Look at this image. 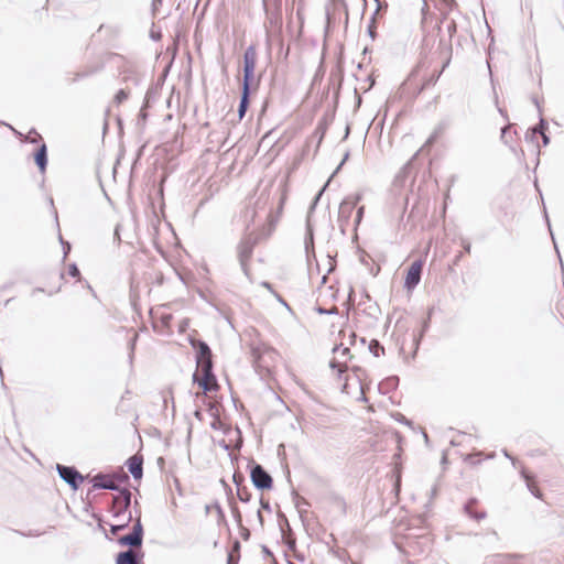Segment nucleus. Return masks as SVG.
<instances>
[{"mask_svg":"<svg viewBox=\"0 0 564 564\" xmlns=\"http://www.w3.org/2000/svg\"><path fill=\"white\" fill-rule=\"evenodd\" d=\"M94 488L113 489L115 481L107 476H96L94 479Z\"/></svg>","mask_w":564,"mask_h":564,"instance_id":"nucleus-23","label":"nucleus"},{"mask_svg":"<svg viewBox=\"0 0 564 564\" xmlns=\"http://www.w3.org/2000/svg\"><path fill=\"white\" fill-rule=\"evenodd\" d=\"M325 187H327V184H324V187H323V188L318 192V194L315 196V199H314V202L312 203V205H311V207H310V210H308V212H312V213L314 212L315 205H316L317 200L319 199V197L322 196V194H323V192H324Z\"/></svg>","mask_w":564,"mask_h":564,"instance_id":"nucleus-34","label":"nucleus"},{"mask_svg":"<svg viewBox=\"0 0 564 564\" xmlns=\"http://www.w3.org/2000/svg\"><path fill=\"white\" fill-rule=\"evenodd\" d=\"M147 108L148 107H144V105H142V107L140 109V113H139V123L140 122L144 123L147 121V118H148Z\"/></svg>","mask_w":564,"mask_h":564,"instance_id":"nucleus-33","label":"nucleus"},{"mask_svg":"<svg viewBox=\"0 0 564 564\" xmlns=\"http://www.w3.org/2000/svg\"><path fill=\"white\" fill-rule=\"evenodd\" d=\"M102 64L100 65H95V66H88L86 69H84L83 72H78L75 74V77L73 79V82H76L78 79H82V78H86L88 76H91L96 73H98L99 70L102 69Z\"/></svg>","mask_w":564,"mask_h":564,"instance_id":"nucleus-25","label":"nucleus"},{"mask_svg":"<svg viewBox=\"0 0 564 564\" xmlns=\"http://www.w3.org/2000/svg\"><path fill=\"white\" fill-rule=\"evenodd\" d=\"M541 137H542V143H543V145H544V147L549 145V143H550V137H549L546 133H542V134H541Z\"/></svg>","mask_w":564,"mask_h":564,"instance_id":"nucleus-40","label":"nucleus"},{"mask_svg":"<svg viewBox=\"0 0 564 564\" xmlns=\"http://www.w3.org/2000/svg\"><path fill=\"white\" fill-rule=\"evenodd\" d=\"M314 227H315V219L314 215H312V212L307 213L306 221H305V236H304V247H314Z\"/></svg>","mask_w":564,"mask_h":564,"instance_id":"nucleus-17","label":"nucleus"},{"mask_svg":"<svg viewBox=\"0 0 564 564\" xmlns=\"http://www.w3.org/2000/svg\"><path fill=\"white\" fill-rule=\"evenodd\" d=\"M34 161L41 173H44L47 166V147L44 142L34 153Z\"/></svg>","mask_w":564,"mask_h":564,"instance_id":"nucleus-18","label":"nucleus"},{"mask_svg":"<svg viewBox=\"0 0 564 564\" xmlns=\"http://www.w3.org/2000/svg\"><path fill=\"white\" fill-rule=\"evenodd\" d=\"M425 257L413 259L409 267L405 269L404 288L411 292L420 283L421 274L425 264Z\"/></svg>","mask_w":564,"mask_h":564,"instance_id":"nucleus-6","label":"nucleus"},{"mask_svg":"<svg viewBox=\"0 0 564 564\" xmlns=\"http://www.w3.org/2000/svg\"><path fill=\"white\" fill-rule=\"evenodd\" d=\"M510 129V126H506L501 129V140L507 144L508 143V130Z\"/></svg>","mask_w":564,"mask_h":564,"instance_id":"nucleus-36","label":"nucleus"},{"mask_svg":"<svg viewBox=\"0 0 564 564\" xmlns=\"http://www.w3.org/2000/svg\"><path fill=\"white\" fill-rule=\"evenodd\" d=\"M197 368L193 376L194 382L204 394L215 393L219 390L216 376L213 373L212 350L208 345L199 341L197 349Z\"/></svg>","mask_w":564,"mask_h":564,"instance_id":"nucleus-2","label":"nucleus"},{"mask_svg":"<svg viewBox=\"0 0 564 564\" xmlns=\"http://www.w3.org/2000/svg\"><path fill=\"white\" fill-rule=\"evenodd\" d=\"M130 498L131 494L128 490H122L113 497L110 510L113 518H121V516H128V513H130Z\"/></svg>","mask_w":564,"mask_h":564,"instance_id":"nucleus-11","label":"nucleus"},{"mask_svg":"<svg viewBox=\"0 0 564 564\" xmlns=\"http://www.w3.org/2000/svg\"><path fill=\"white\" fill-rule=\"evenodd\" d=\"M279 209L276 212L270 210H248L247 217L251 216V223L246 227V242L243 247H253L264 242L275 229L279 220V214L283 205V199L280 198Z\"/></svg>","mask_w":564,"mask_h":564,"instance_id":"nucleus-1","label":"nucleus"},{"mask_svg":"<svg viewBox=\"0 0 564 564\" xmlns=\"http://www.w3.org/2000/svg\"><path fill=\"white\" fill-rule=\"evenodd\" d=\"M364 213H365V207L364 206H360L358 209H357V215H356V218H355V224L358 225L361 219H362V216H364Z\"/></svg>","mask_w":564,"mask_h":564,"instance_id":"nucleus-35","label":"nucleus"},{"mask_svg":"<svg viewBox=\"0 0 564 564\" xmlns=\"http://www.w3.org/2000/svg\"><path fill=\"white\" fill-rule=\"evenodd\" d=\"M142 457L138 455H134L128 459V470L137 479L142 477Z\"/></svg>","mask_w":564,"mask_h":564,"instance_id":"nucleus-19","label":"nucleus"},{"mask_svg":"<svg viewBox=\"0 0 564 564\" xmlns=\"http://www.w3.org/2000/svg\"><path fill=\"white\" fill-rule=\"evenodd\" d=\"M57 470L61 478L69 484L73 489H77L84 481V477L74 467L57 465Z\"/></svg>","mask_w":564,"mask_h":564,"instance_id":"nucleus-13","label":"nucleus"},{"mask_svg":"<svg viewBox=\"0 0 564 564\" xmlns=\"http://www.w3.org/2000/svg\"><path fill=\"white\" fill-rule=\"evenodd\" d=\"M346 388H347V383L345 382V383L343 384V390H344V391H346Z\"/></svg>","mask_w":564,"mask_h":564,"instance_id":"nucleus-44","label":"nucleus"},{"mask_svg":"<svg viewBox=\"0 0 564 564\" xmlns=\"http://www.w3.org/2000/svg\"><path fill=\"white\" fill-rule=\"evenodd\" d=\"M153 2H154V3H155V2H161V0H154Z\"/></svg>","mask_w":564,"mask_h":564,"instance_id":"nucleus-46","label":"nucleus"},{"mask_svg":"<svg viewBox=\"0 0 564 564\" xmlns=\"http://www.w3.org/2000/svg\"><path fill=\"white\" fill-rule=\"evenodd\" d=\"M67 273L73 278H79V270L75 264H69L67 267Z\"/></svg>","mask_w":564,"mask_h":564,"instance_id":"nucleus-32","label":"nucleus"},{"mask_svg":"<svg viewBox=\"0 0 564 564\" xmlns=\"http://www.w3.org/2000/svg\"><path fill=\"white\" fill-rule=\"evenodd\" d=\"M335 257H336V253L333 256L330 252H328L327 249H319L318 253L313 251V258L316 262L318 272L323 273L324 275H326L335 270V267H336Z\"/></svg>","mask_w":564,"mask_h":564,"instance_id":"nucleus-10","label":"nucleus"},{"mask_svg":"<svg viewBox=\"0 0 564 564\" xmlns=\"http://www.w3.org/2000/svg\"><path fill=\"white\" fill-rule=\"evenodd\" d=\"M446 127H447L446 122L438 123V126L434 129L433 133L426 140L424 147L432 145L436 141V139L443 133V131L446 129Z\"/></svg>","mask_w":564,"mask_h":564,"instance_id":"nucleus-26","label":"nucleus"},{"mask_svg":"<svg viewBox=\"0 0 564 564\" xmlns=\"http://www.w3.org/2000/svg\"><path fill=\"white\" fill-rule=\"evenodd\" d=\"M117 564H138V562L134 553L132 551H127L119 554Z\"/></svg>","mask_w":564,"mask_h":564,"instance_id":"nucleus-27","label":"nucleus"},{"mask_svg":"<svg viewBox=\"0 0 564 564\" xmlns=\"http://www.w3.org/2000/svg\"><path fill=\"white\" fill-rule=\"evenodd\" d=\"M257 64V50L250 45L243 53V78L241 85H252L254 79V68Z\"/></svg>","mask_w":564,"mask_h":564,"instance_id":"nucleus-8","label":"nucleus"},{"mask_svg":"<svg viewBox=\"0 0 564 564\" xmlns=\"http://www.w3.org/2000/svg\"><path fill=\"white\" fill-rule=\"evenodd\" d=\"M238 496L240 498V500L242 501H248L249 500V495L246 490H238Z\"/></svg>","mask_w":564,"mask_h":564,"instance_id":"nucleus-39","label":"nucleus"},{"mask_svg":"<svg viewBox=\"0 0 564 564\" xmlns=\"http://www.w3.org/2000/svg\"><path fill=\"white\" fill-rule=\"evenodd\" d=\"M121 545L140 546L142 543V528L140 522L133 527V531L130 534L119 538Z\"/></svg>","mask_w":564,"mask_h":564,"instance_id":"nucleus-15","label":"nucleus"},{"mask_svg":"<svg viewBox=\"0 0 564 564\" xmlns=\"http://www.w3.org/2000/svg\"><path fill=\"white\" fill-rule=\"evenodd\" d=\"M226 524V518L219 505H208L204 512L197 516L196 527L199 534L207 538L213 546L217 545L220 529Z\"/></svg>","mask_w":564,"mask_h":564,"instance_id":"nucleus-3","label":"nucleus"},{"mask_svg":"<svg viewBox=\"0 0 564 564\" xmlns=\"http://www.w3.org/2000/svg\"><path fill=\"white\" fill-rule=\"evenodd\" d=\"M251 85H241V96L238 106V117L241 120L250 105Z\"/></svg>","mask_w":564,"mask_h":564,"instance_id":"nucleus-16","label":"nucleus"},{"mask_svg":"<svg viewBox=\"0 0 564 564\" xmlns=\"http://www.w3.org/2000/svg\"><path fill=\"white\" fill-rule=\"evenodd\" d=\"M339 335L343 336V337H345L347 335L349 337V339H350V344L354 343L355 337H356L355 333L350 328H343L339 332Z\"/></svg>","mask_w":564,"mask_h":564,"instance_id":"nucleus-31","label":"nucleus"},{"mask_svg":"<svg viewBox=\"0 0 564 564\" xmlns=\"http://www.w3.org/2000/svg\"><path fill=\"white\" fill-rule=\"evenodd\" d=\"M26 140L32 143H39L40 141H42V137L40 133H37V131L34 128H32L29 132Z\"/></svg>","mask_w":564,"mask_h":564,"instance_id":"nucleus-29","label":"nucleus"},{"mask_svg":"<svg viewBox=\"0 0 564 564\" xmlns=\"http://www.w3.org/2000/svg\"><path fill=\"white\" fill-rule=\"evenodd\" d=\"M58 239H59L62 247H72L70 243L65 241L61 235H59Z\"/></svg>","mask_w":564,"mask_h":564,"instance_id":"nucleus-41","label":"nucleus"},{"mask_svg":"<svg viewBox=\"0 0 564 564\" xmlns=\"http://www.w3.org/2000/svg\"><path fill=\"white\" fill-rule=\"evenodd\" d=\"M250 477L257 488L261 490H268L272 488V477L262 468V466L256 465L251 470Z\"/></svg>","mask_w":564,"mask_h":564,"instance_id":"nucleus-12","label":"nucleus"},{"mask_svg":"<svg viewBox=\"0 0 564 564\" xmlns=\"http://www.w3.org/2000/svg\"><path fill=\"white\" fill-rule=\"evenodd\" d=\"M348 153L345 154L343 161L340 162V164L338 165L337 170H339L341 167V165L345 163V161L348 159Z\"/></svg>","mask_w":564,"mask_h":564,"instance_id":"nucleus-42","label":"nucleus"},{"mask_svg":"<svg viewBox=\"0 0 564 564\" xmlns=\"http://www.w3.org/2000/svg\"><path fill=\"white\" fill-rule=\"evenodd\" d=\"M152 321L154 329L160 334H170L172 332L173 316L164 308L152 311Z\"/></svg>","mask_w":564,"mask_h":564,"instance_id":"nucleus-9","label":"nucleus"},{"mask_svg":"<svg viewBox=\"0 0 564 564\" xmlns=\"http://www.w3.org/2000/svg\"><path fill=\"white\" fill-rule=\"evenodd\" d=\"M115 236L119 237V227L117 226L115 229ZM120 240V238H118Z\"/></svg>","mask_w":564,"mask_h":564,"instance_id":"nucleus-43","label":"nucleus"},{"mask_svg":"<svg viewBox=\"0 0 564 564\" xmlns=\"http://www.w3.org/2000/svg\"><path fill=\"white\" fill-rule=\"evenodd\" d=\"M351 359L352 355L350 354V349L344 341H340L334 347L329 366L330 369L336 372L339 381L341 380V376L347 372Z\"/></svg>","mask_w":564,"mask_h":564,"instance_id":"nucleus-5","label":"nucleus"},{"mask_svg":"<svg viewBox=\"0 0 564 564\" xmlns=\"http://www.w3.org/2000/svg\"><path fill=\"white\" fill-rule=\"evenodd\" d=\"M109 61L117 65L119 82L123 87H130V85L138 86L140 84L141 75L132 62L119 54H111Z\"/></svg>","mask_w":564,"mask_h":564,"instance_id":"nucleus-4","label":"nucleus"},{"mask_svg":"<svg viewBox=\"0 0 564 564\" xmlns=\"http://www.w3.org/2000/svg\"><path fill=\"white\" fill-rule=\"evenodd\" d=\"M115 521L110 523L111 532L116 534L118 531L124 529L130 520H131V513H128V516H121V518H113Z\"/></svg>","mask_w":564,"mask_h":564,"instance_id":"nucleus-22","label":"nucleus"},{"mask_svg":"<svg viewBox=\"0 0 564 564\" xmlns=\"http://www.w3.org/2000/svg\"><path fill=\"white\" fill-rule=\"evenodd\" d=\"M429 10H430V6H429V0H423V6H422V15L425 18L429 13Z\"/></svg>","mask_w":564,"mask_h":564,"instance_id":"nucleus-37","label":"nucleus"},{"mask_svg":"<svg viewBox=\"0 0 564 564\" xmlns=\"http://www.w3.org/2000/svg\"><path fill=\"white\" fill-rule=\"evenodd\" d=\"M361 200V194L357 193L355 195L347 196L339 205V217L340 218H349L355 206Z\"/></svg>","mask_w":564,"mask_h":564,"instance_id":"nucleus-14","label":"nucleus"},{"mask_svg":"<svg viewBox=\"0 0 564 564\" xmlns=\"http://www.w3.org/2000/svg\"><path fill=\"white\" fill-rule=\"evenodd\" d=\"M373 1L377 3V9L373 12V14L370 19V22L368 24V34L372 40H375V37H376V17H377L379 10H381L383 8L384 9L388 8V3L386 1H381V0H373Z\"/></svg>","mask_w":564,"mask_h":564,"instance_id":"nucleus-21","label":"nucleus"},{"mask_svg":"<svg viewBox=\"0 0 564 564\" xmlns=\"http://www.w3.org/2000/svg\"><path fill=\"white\" fill-rule=\"evenodd\" d=\"M257 366L268 373H271L280 362L281 356L280 354L270 347H263L258 349L257 351Z\"/></svg>","mask_w":564,"mask_h":564,"instance_id":"nucleus-7","label":"nucleus"},{"mask_svg":"<svg viewBox=\"0 0 564 564\" xmlns=\"http://www.w3.org/2000/svg\"><path fill=\"white\" fill-rule=\"evenodd\" d=\"M131 95V87H121L117 93L116 95L113 96V105L116 106H119L121 105L123 101H126L129 96Z\"/></svg>","mask_w":564,"mask_h":564,"instance_id":"nucleus-24","label":"nucleus"},{"mask_svg":"<svg viewBox=\"0 0 564 564\" xmlns=\"http://www.w3.org/2000/svg\"><path fill=\"white\" fill-rule=\"evenodd\" d=\"M528 487L530 489V491L538 498H542V492L540 491L538 485L535 484V481L529 479L528 480Z\"/></svg>","mask_w":564,"mask_h":564,"instance_id":"nucleus-30","label":"nucleus"},{"mask_svg":"<svg viewBox=\"0 0 564 564\" xmlns=\"http://www.w3.org/2000/svg\"><path fill=\"white\" fill-rule=\"evenodd\" d=\"M155 94H156V91L154 88H152V87L149 88L145 93L144 100H143L142 105H144V107H150L151 101H153L155 99Z\"/></svg>","mask_w":564,"mask_h":564,"instance_id":"nucleus-28","label":"nucleus"},{"mask_svg":"<svg viewBox=\"0 0 564 564\" xmlns=\"http://www.w3.org/2000/svg\"><path fill=\"white\" fill-rule=\"evenodd\" d=\"M547 130V121L544 118H540V121L533 128H530L525 133V139L533 141L536 134L546 133Z\"/></svg>","mask_w":564,"mask_h":564,"instance_id":"nucleus-20","label":"nucleus"},{"mask_svg":"<svg viewBox=\"0 0 564 564\" xmlns=\"http://www.w3.org/2000/svg\"><path fill=\"white\" fill-rule=\"evenodd\" d=\"M174 247H182V246H181L180 241H177V242L174 245Z\"/></svg>","mask_w":564,"mask_h":564,"instance_id":"nucleus-45","label":"nucleus"},{"mask_svg":"<svg viewBox=\"0 0 564 564\" xmlns=\"http://www.w3.org/2000/svg\"><path fill=\"white\" fill-rule=\"evenodd\" d=\"M447 64H448V61L445 63V65H444L443 67H445ZM443 69H444V68H442L437 74L433 75V76L431 77V79L429 80V83H427V84H429V85H430V84H434V83L440 78V76H441V74H442Z\"/></svg>","mask_w":564,"mask_h":564,"instance_id":"nucleus-38","label":"nucleus"}]
</instances>
